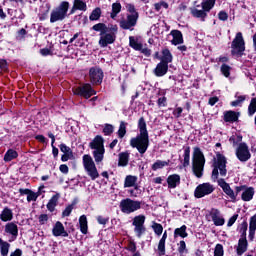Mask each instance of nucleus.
Segmentation results:
<instances>
[{
  "mask_svg": "<svg viewBox=\"0 0 256 256\" xmlns=\"http://www.w3.org/2000/svg\"><path fill=\"white\" fill-rule=\"evenodd\" d=\"M218 185L221 187L223 192L231 198L232 203H235L237 201V195L240 194L241 191V199L242 201L249 202L253 200V197H255V188L250 186L248 187L247 185H240V186H235V191L231 189V186L229 183L225 181V179L220 178L218 180Z\"/></svg>",
  "mask_w": 256,
  "mask_h": 256,
  "instance_id": "1",
  "label": "nucleus"
},
{
  "mask_svg": "<svg viewBox=\"0 0 256 256\" xmlns=\"http://www.w3.org/2000/svg\"><path fill=\"white\" fill-rule=\"evenodd\" d=\"M139 135L130 139V146L137 149L140 155H145L149 149V131H147V122L144 117L138 120Z\"/></svg>",
  "mask_w": 256,
  "mask_h": 256,
  "instance_id": "2",
  "label": "nucleus"
},
{
  "mask_svg": "<svg viewBox=\"0 0 256 256\" xmlns=\"http://www.w3.org/2000/svg\"><path fill=\"white\" fill-rule=\"evenodd\" d=\"M205 154L201 151V148L194 147L192 155V173L197 179H201L205 173Z\"/></svg>",
  "mask_w": 256,
  "mask_h": 256,
  "instance_id": "3",
  "label": "nucleus"
},
{
  "mask_svg": "<svg viewBox=\"0 0 256 256\" xmlns=\"http://www.w3.org/2000/svg\"><path fill=\"white\" fill-rule=\"evenodd\" d=\"M212 167L211 179L214 183L219 181V173L221 177H227V158L225 155L217 152Z\"/></svg>",
  "mask_w": 256,
  "mask_h": 256,
  "instance_id": "4",
  "label": "nucleus"
},
{
  "mask_svg": "<svg viewBox=\"0 0 256 256\" xmlns=\"http://www.w3.org/2000/svg\"><path fill=\"white\" fill-rule=\"evenodd\" d=\"M125 7L129 14L126 15V20L120 21V27L125 31H133V27H135L137 21H139V12L137 8H135V4L127 3Z\"/></svg>",
  "mask_w": 256,
  "mask_h": 256,
  "instance_id": "5",
  "label": "nucleus"
},
{
  "mask_svg": "<svg viewBox=\"0 0 256 256\" xmlns=\"http://www.w3.org/2000/svg\"><path fill=\"white\" fill-rule=\"evenodd\" d=\"M69 7L71 4L67 1H62L57 7H55L50 14V23H57V21H65L67 19V13H69Z\"/></svg>",
  "mask_w": 256,
  "mask_h": 256,
  "instance_id": "6",
  "label": "nucleus"
},
{
  "mask_svg": "<svg viewBox=\"0 0 256 256\" xmlns=\"http://www.w3.org/2000/svg\"><path fill=\"white\" fill-rule=\"evenodd\" d=\"M117 33H119V26H117V24H109L107 32L100 35V47H108V45H113V43L117 41Z\"/></svg>",
  "mask_w": 256,
  "mask_h": 256,
  "instance_id": "7",
  "label": "nucleus"
},
{
  "mask_svg": "<svg viewBox=\"0 0 256 256\" xmlns=\"http://www.w3.org/2000/svg\"><path fill=\"white\" fill-rule=\"evenodd\" d=\"M245 39L243 33H236L235 38L231 42V55L232 57H243L245 55Z\"/></svg>",
  "mask_w": 256,
  "mask_h": 256,
  "instance_id": "8",
  "label": "nucleus"
},
{
  "mask_svg": "<svg viewBox=\"0 0 256 256\" xmlns=\"http://www.w3.org/2000/svg\"><path fill=\"white\" fill-rule=\"evenodd\" d=\"M83 165L87 175L92 181L99 179V171L97 170V166L95 165V161H93L91 155L85 154L83 156Z\"/></svg>",
  "mask_w": 256,
  "mask_h": 256,
  "instance_id": "9",
  "label": "nucleus"
},
{
  "mask_svg": "<svg viewBox=\"0 0 256 256\" xmlns=\"http://www.w3.org/2000/svg\"><path fill=\"white\" fill-rule=\"evenodd\" d=\"M141 209V201L133 200L131 198L122 199L120 202V211L126 215H131L135 211Z\"/></svg>",
  "mask_w": 256,
  "mask_h": 256,
  "instance_id": "10",
  "label": "nucleus"
},
{
  "mask_svg": "<svg viewBox=\"0 0 256 256\" xmlns=\"http://www.w3.org/2000/svg\"><path fill=\"white\" fill-rule=\"evenodd\" d=\"M74 95L78 97H83L84 99H91L93 95H97V91L93 89V86L89 83H85L82 86H78L76 89L73 90Z\"/></svg>",
  "mask_w": 256,
  "mask_h": 256,
  "instance_id": "11",
  "label": "nucleus"
},
{
  "mask_svg": "<svg viewBox=\"0 0 256 256\" xmlns=\"http://www.w3.org/2000/svg\"><path fill=\"white\" fill-rule=\"evenodd\" d=\"M145 219H146L145 215L140 214L135 216L132 220L134 233H136V236L138 237V239H141V237H143V233L147 231V229L145 228Z\"/></svg>",
  "mask_w": 256,
  "mask_h": 256,
  "instance_id": "12",
  "label": "nucleus"
},
{
  "mask_svg": "<svg viewBox=\"0 0 256 256\" xmlns=\"http://www.w3.org/2000/svg\"><path fill=\"white\" fill-rule=\"evenodd\" d=\"M89 81L92 85H101L103 83V77L105 74L103 73V69L99 66H93L89 69Z\"/></svg>",
  "mask_w": 256,
  "mask_h": 256,
  "instance_id": "13",
  "label": "nucleus"
},
{
  "mask_svg": "<svg viewBox=\"0 0 256 256\" xmlns=\"http://www.w3.org/2000/svg\"><path fill=\"white\" fill-rule=\"evenodd\" d=\"M235 155L241 163H247L249 159H251V152L249 151V146L247 143L242 142L240 143L235 151Z\"/></svg>",
  "mask_w": 256,
  "mask_h": 256,
  "instance_id": "14",
  "label": "nucleus"
},
{
  "mask_svg": "<svg viewBox=\"0 0 256 256\" xmlns=\"http://www.w3.org/2000/svg\"><path fill=\"white\" fill-rule=\"evenodd\" d=\"M213 191H215V187H213L211 183H202L196 187L194 197H196V199H202V197L206 195H211Z\"/></svg>",
  "mask_w": 256,
  "mask_h": 256,
  "instance_id": "15",
  "label": "nucleus"
},
{
  "mask_svg": "<svg viewBox=\"0 0 256 256\" xmlns=\"http://www.w3.org/2000/svg\"><path fill=\"white\" fill-rule=\"evenodd\" d=\"M209 215L216 227H223V225H225V218L221 216V211H219V209L212 208Z\"/></svg>",
  "mask_w": 256,
  "mask_h": 256,
  "instance_id": "16",
  "label": "nucleus"
},
{
  "mask_svg": "<svg viewBox=\"0 0 256 256\" xmlns=\"http://www.w3.org/2000/svg\"><path fill=\"white\" fill-rule=\"evenodd\" d=\"M239 117H241V112L228 110L224 112L223 121L225 123H239Z\"/></svg>",
  "mask_w": 256,
  "mask_h": 256,
  "instance_id": "17",
  "label": "nucleus"
},
{
  "mask_svg": "<svg viewBox=\"0 0 256 256\" xmlns=\"http://www.w3.org/2000/svg\"><path fill=\"white\" fill-rule=\"evenodd\" d=\"M54 237H69V232L65 230V226L61 221H57L52 229Z\"/></svg>",
  "mask_w": 256,
  "mask_h": 256,
  "instance_id": "18",
  "label": "nucleus"
},
{
  "mask_svg": "<svg viewBox=\"0 0 256 256\" xmlns=\"http://www.w3.org/2000/svg\"><path fill=\"white\" fill-rule=\"evenodd\" d=\"M168 71H169V64H167L166 62L160 61L154 69V75L156 77H165Z\"/></svg>",
  "mask_w": 256,
  "mask_h": 256,
  "instance_id": "19",
  "label": "nucleus"
},
{
  "mask_svg": "<svg viewBox=\"0 0 256 256\" xmlns=\"http://www.w3.org/2000/svg\"><path fill=\"white\" fill-rule=\"evenodd\" d=\"M5 233L11 235L12 240L15 241V239L19 237V226H17V224L14 222H9L5 225Z\"/></svg>",
  "mask_w": 256,
  "mask_h": 256,
  "instance_id": "20",
  "label": "nucleus"
},
{
  "mask_svg": "<svg viewBox=\"0 0 256 256\" xmlns=\"http://www.w3.org/2000/svg\"><path fill=\"white\" fill-rule=\"evenodd\" d=\"M89 147L96 151L97 149H105V139L101 135H96L89 143Z\"/></svg>",
  "mask_w": 256,
  "mask_h": 256,
  "instance_id": "21",
  "label": "nucleus"
},
{
  "mask_svg": "<svg viewBox=\"0 0 256 256\" xmlns=\"http://www.w3.org/2000/svg\"><path fill=\"white\" fill-rule=\"evenodd\" d=\"M168 189H176L178 185H181V176L179 174H171L166 179Z\"/></svg>",
  "mask_w": 256,
  "mask_h": 256,
  "instance_id": "22",
  "label": "nucleus"
},
{
  "mask_svg": "<svg viewBox=\"0 0 256 256\" xmlns=\"http://www.w3.org/2000/svg\"><path fill=\"white\" fill-rule=\"evenodd\" d=\"M248 247H249V242L247 241V238H239L238 246L236 248L237 255L241 256L243 255V253H246Z\"/></svg>",
  "mask_w": 256,
  "mask_h": 256,
  "instance_id": "23",
  "label": "nucleus"
},
{
  "mask_svg": "<svg viewBox=\"0 0 256 256\" xmlns=\"http://www.w3.org/2000/svg\"><path fill=\"white\" fill-rule=\"evenodd\" d=\"M60 198H61V194H59V193L54 194L50 198V200L48 201V203L46 205V207H47L48 211H50V213H53V211H55V207H57Z\"/></svg>",
  "mask_w": 256,
  "mask_h": 256,
  "instance_id": "24",
  "label": "nucleus"
},
{
  "mask_svg": "<svg viewBox=\"0 0 256 256\" xmlns=\"http://www.w3.org/2000/svg\"><path fill=\"white\" fill-rule=\"evenodd\" d=\"M0 220L3 221V223L13 221V210L9 207H5L0 214Z\"/></svg>",
  "mask_w": 256,
  "mask_h": 256,
  "instance_id": "25",
  "label": "nucleus"
},
{
  "mask_svg": "<svg viewBox=\"0 0 256 256\" xmlns=\"http://www.w3.org/2000/svg\"><path fill=\"white\" fill-rule=\"evenodd\" d=\"M170 35H172L173 39L171 41L172 45H181L183 44V33L181 30H172L170 32Z\"/></svg>",
  "mask_w": 256,
  "mask_h": 256,
  "instance_id": "26",
  "label": "nucleus"
},
{
  "mask_svg": "<svg viewBox=\"0 0 256 256\" xmlns=\"http://www.w3.org/2000/svg\"><path fill=\"white\" fill-rule=\"evenodd\" d=\"M129 151L121 152L118 154V167H127L129 165Z\"/></svg>",
  "mask_w": 256,
  "mask_h": 256,
  "instance_id": "27",
  "label": "nucleus"
},
{
  "mask_svg": "<svg viewBox=\"0 0 256 256\" xmlns=\"http://www.w3.org/2000/svg\"><path fill=\"white\" fill-rule=\"evenodd\" d=\"M161 54L162 63H166L168 65L169 63H173V54L171 53V50H169V48L162 49Z\"/></svg>",
  "mask_w": 256,
  "mask_h": 256,
  "instance_id": "28",
  "label": "nucleus"
},
{
  "mask_svg": "<svg viewBox=\"0 0 256 256\" xmlns=\"http://www.w3.org/2000/svg\"><path fill=\"white\" fill-rule=\"evenodd\" d=\"M79 225H80V231L82 235H87L89 233V225L87 222L86 215H82L79 217Z\"/></svg>",
  "mask_w": 256,
  "mask_h": 256,
  "instance_id": "29",
  "label": "nucleus"
},
{
  "mask_svg": "<svg viewBox=\"0 0 256 256\" xmlns=\"http://www.w3.org/2000/svg\"><path fill=\"white\" fill-rule=\"evenodd\" d=\"M249 229V224L247 220H244L237 227L238 233H240V239H247V230Z\"/></svg>",
  "mask_w": 256,
  "mask_h": 256,
  "instance_id": "30",
  "label": "nucleus"
},
{
  "mask_svg": "<svg viewBox=\"0 0 256 256\" xmlns=\"http://www.w3.org/2000/svg\"><path fill=\"white\" fill-rule=\"evenodd\" d=\"M177 237H181V239H185L186 237H189V233H187L186 225H182L180 228H176L174 230V239H177Z\"/></svg>",
  "mask_w": 256,
  "mask_h": 256,
  "instance_id": "31",
  "label": "nucleus"
},
{
  "mask_svg": "<svg viewBox=\"0 0 256 256\" xmlns=\"http://www.w3.org/2000/svg\"><path fill=\"white\" fill-rule=\"evenodd\" d=\"M184 159L182 161V166L185 167H189L190 163H191V147L186 146L184 148V155H183Z\"/></svg>",
  "mask_w": 256,
  "mask_h": 256,
  "instance_id": "32",
  "label": "nucleus"
},
{
  "mask_svg": "<svg viewBox=\"0 0 256 256\" xmlns=\"http://www.w3.org/2000/svg\"><path fill=\"white\" fill-rule=\"evenodd\" d=\"M165 241H167V231H165L158 243V255H165Z\"/></svg>",
  "mask_w": 256,
  "mask_h": 256,
  "instance_id": "33",
  "label": "nucleus"
},
{
  "mask_svg": "<svg viewBox=\"0 0 256 256\" xmlns=\"http://www.w3.org/2000/svg\"><path fill=\"white\" fill-rule=\"evenodd\" d=\"M95 163L99 164L105 159V148L97 149L92 152Z\"/></svg>",
  "mask_w": 256,
  "mask_h": 256,
  "instance_id": "34",
  "label": "nucleus"
},
{
  "mask_svg": "<svg viewBox=\"0 0 256 256\" xmlns=\"http://www.w3.org/2000/svg\"><path fill=\"white\" fill-rule=\"evenodd\" d=\"M191 15L195 17L196 19H201V21H205L207 19V13L202 8V10H199L197 8H194L191 10Z\"/></svg>",
  "mask_w": 256,
  "mask_h": 256,
  "instance_id": "35",
  "label": "nucleus"
},
{
  "mask_svg": "<svg viewBox=\"0 0 256 256\" xmlns=\"http://www.w3.org/2000/svg\"><path fill=\"white\" fill-rule=\"evenodd\" d=\"M169 163H171V160H156L151 166L152 171H158V169H163L164 167H169Z\"/></svg>",
  "mask_w": 256,
  "mask_h": 256,
  "instance_id": "36",
  "label": "nucleus"
},
{
  "mask_svg": "<svg viewBox=\"0 0 256 256\" xmlns=\"http://www.w3.org/2000/svg\"><path fill=\"white\" fill-rule=\"evenodd\" d=\"M10 247H11V244H9V242L2 240V238H0V253L2 256L9 255Z\"/></svg>",
  "mask_w": 256,
  "mask_h": 256,
  "instance_id": "37",
  "label": "nucleus"
},
{
  "mask_svg": "<svg viewBox=\"0 0 256 256\" xmlns=\"http://www.w3.org/2000/svg\"><path fill=\"white\" fill-rule=\"evenodd\" d=\"M19 157V153L16 150L8 149L4 155V161L9 163V161H13V159H17Z\"/></svg>",
  "mask_w": 256,
  "mask_h": 256,
  "instance_id": "38",
  "label": "nucleus"
},
{
  "mask_svg": "<svg viewBox=\"0 0 256 256\" xmlns=\"http://www.w3.org/2000/svg\"><path fill=\"white\" fill-rule=\"evenodd\" d=\"M121 2H115L112 4V11L110 13V17L111 19H116L117 15H119L121 13Z\"/></svg>",
  "mask_w": 256,
  "mask_h": 256,
  "instance_id": "39",
  "label": "nucleus"
},
{
  "mask_svg": "<svg viewBox=\"0 0 256 256\" xmlns=\"http://www.w3.org/2000/svg\"><path fill=\"white\" fill-rule=\"evenodd\" d=\"M216 1L217 0H204L201 2V7L206 13H209L211 9L215 7Z\"/></svg>",
  "mask_w": 256,
  "mask_h": 256,
  "instance_id": "40",
  "label": "nucleus"
},
{
  "mask_svg": "<svg viewBox=\"0 0 256 256\" xmlns=\"http://www.w3.org/2000/svg\"><path fill=\"white\" fill-rule=\"evenodd\" d=\"M73 9L76 11H87V3L83 0H74Z\"/></svg>",
  "mask_w": 256,
  "mask_h": 256,
  "instance_id": "41",
  "label": "nucleus"
},
{
  "mask_svg": "<svg viewBox=\"0 0 256 256\" xmlns=\"http://www.w3.org/2000/svg\"><path fill=\"white\" fill-rule=\"evenodd\" d=\"M127 125H128V123L125 121L120 122L119 129L117 131V135H118L119 139H123V137H125V135H127Z\"/></svg>",
  "mask_w": 256,
  "mask_h": 256,
  "instance_id": "42",
  "label": "nucleus"
},
{
  "mask_svg": "<svg viewBox=\"0 0 256 256\" xmlns=\"http://www.w3.org/2000/svg\"><path fill=\"white\" fill-rule=\"evenodd\" d=\"M93 31L100 32V35H103L107 33V30L109 29V24L108 26L105 23H98L92 26Z\"/></svg>",
  "mask_w": 256,
  "mask_h": 256,
  "instance_id": "43",
  "label": "nucleus"
},
{
  "mask_svg": "<svg viewBox=\"0 0 256 256\" xmlns=\"http://www.w3.org/2000/svg\"><path fill=\"white\" fill-rule=\"evenodd\" d=\"M129 45L134 51H141L143 47V44L139 43L133 36L129 37Z\"/></svg>",
  "mask_w": 256,
  "mask_h": 256,
  "instance_id": "44",
  "label": "nucleus"
},
{
  "mask_svg": "<svg viewBox=\"0 0 256 256\" xmlns=\"http://www.w3.org/2000/svg\"><path fill=\"white\" fill-rule=\"evenodd\" d=\"M135 183H137V176L128 175L124 180V187H135Z\"/></svg>",
  "mask_w": 256,
  "mask_h": 256,
  "instance_id": "45",
  "label": "nucleus"
},
{
  "mask_svg": "<svg viewBox=\"0 0 256 256\" xmlns=\"http://www.w3.org/2000/svg\"><path fill=\"white\" fill-rule=\"evenodd\" d=\"M114 132H115V126L109 123L104 124L102 133L105 135V137H111V135H113Z\"/></svg>",
  "mask_w": 256,
  "mask_h": 256,
  "instance_id": "46",
  "label": "nucleus"
},
{
  "mask_svg": "<svg viewBox=\"0 0 256 256\" xmlns=\"http://www.w3.org/2000/svg\"><path fill=\"white\" fill-rule=\"evenodd\" d=\"M177 245V251L180 256L187 255V253H189V249H187V243H185V240H181Z\"/></svg>",
  "mask_w": 256,
  "mask_h": 256,
  "instance_id": "47",
  "label": "nucleus"
},
{
  "mask_svg": "<svg viewBox=\"0 0 256 256\" xmlns=\"http://www.w3.org/2000/svg\"><path fill=\"white\" fill-rule=\"evenodd\" d=\"M101 14H102V11H101V8L99 7H96L90 14L89 16V20L90 21H99V19H101Z\"/></svg>",
  "mask_w": 256,
  "mask_h": 256,
  "instance_id": "48",
  "label": "nucleus"
},
{
  "mask_svg": "<svg viewBox=\"0 0 256 256\" xmlns=\"http://www.w3.org/2000/svg\"><path fill=\"white\" fill-rule=\"evenodd\" d=\"M256 114V98H252L248 105V115L253 117Z\"/></svg>",
  "mask_w": 256,
  "mask_h": 256,
  "instance_id": "49",
  "label": "nucleus"
},
{
  "mask_svg": "<svg viewBox=\"0 0 256 256\" xmlns=\"http://www.w3.org/2000/svg\"><path fill=\"white\" fill-rule=\"evenodd\" d=\"M230 143H232L233 147H237V145H239L240 143H243L241 141H243V136L241 134L239 135H232L229 138Z\"/></svg>",
  "mask_w": 256,
  "mask_h": 256,
  "instance_id": "50",
  "label": "nucleus"
},
{
  "mask_svg": "<svg viewBox=\"0 0 256 256\" xmlns=\"http://www.w3.org/2000/svg\"><path fill=\"white\" fill-rule=\"evenodd\" d=\"M220 72L226 78L231 77V66H229L228 64H222L220 67Z\"/></svg>",
  "mask_w": 256,
  "mask_h": 256,
  "instance_id": "51",
  "label": "nucleus"
},
{
  "mask_svg": "<svg viewBox=\"0 0 256 256\" xmlns=\"http://www.w3.org/2000/svg\"><path fill=\"white\" fill-rule=\"evenodd\" d=\"M152 229L156 235L158 236L163 235V225L157 222H153Z\"/></svg>",
  "mask_w": 256,
  "mask_h": 256,
  "instance_id": "52",
  "label": "nucleus"
},
{
  "mask_svg": "<svg viewBox=\"0 0 256 256\" xmlns=\"http://www.w3.org/2000/svg\"><path fill=\"white\" fill-rule=\"evenodd\" d=\"M75 207V202L69 204L62 212V217H69L71 213H73V209Z\"/></svg>",
  "mask_w": 256,
  "mask_h": 256,
  "instance_id": "53",
  "label": "nucleus"
},
{
  "mask_svg": "<svg viewBox=\"0 0 256 256\" xmlns=\"http://www.w3.org/2000/svg\"><path fill=\"white\" fill-rule=\"evenodd\" d=\"M40 195H41V192H34L33 190L30 191V193L27 195L28 203H31V201H37Z\"/></svg>",
  "mask_w": 256,
  "mask_h": 256,
  "instance_id": "54",
  "label": "nucleus"
},
{
  "mask_svg": "<svg viewBox=\"0 0 256 256\" xmlns=\"http://www.w3.org/2000/svg\"><path fill=\"white\" fill-rule=\"evenodd\" d=\"M245 99H246V97L243 95L238 96L236 100H234L230 103V105H231V107H241V105L243 104Z\"/></svg>",
  "mask_w": 256,
  "mask_h": 256,
  "instance_id": "55",
  "label": "nucleus"
},
{
  "mask_svg": "<svg viewBox=\"0 0 256 256\" xmlns=\"http://www.w3.org/2000/svg\"><path fill=\"white\" fill-rule=\"evenodd\" d=\"M225 250L223 249V244H216L214 248V256H224Z\"/></svg>",
  "mask_w": 256,
  "mask_h": 256,
  "instance_id": "56",
  "label": "nucleus"
},
{
  "mask_svg": "<svg viewBox=\"0 0 256 256\" xmlns=\"http://www.w3.org/2000/svg\"><path fill=\"white\" fill-rule=\"evenodd\" d=\"M59 149L61 153H64V154L73 153V150H71V147L67 146L65 143L60 144Z\"/></svg>",
  "mask_w": 256,
  "mask_h": 256,
  "instance_id": "57",
  "label": "nucleus"
},
{
  "mask_svg": "<svg viewBox=\"0 0 256 256\" xmlns=\"http://www.w3.org/2000/svg\"><path fill=\"white\" fill-rule=\"evenodd\" d=\"M182 114H183L182 107H176L172 112V115H174L175 119H180Z\"/></svg>",
  "mask_w": 256,
  "mask_h": 256,
  "instance_id": "58",
  "label": "nucleus"
},
{
  "mask_svg": "<svg viewBox=\"0 0 256 256\" xmlns=\"http://www.w3.org/2000/svg\"><path fill=\"white\" fill-rule=\"evenodd\" d=\"M126 249L130 251V253H135L137 251V244L135 241H130Z\"/></svg>",
  "mask_w": 256,
  "mask_h": 256,
  "instance_id": "59",
  "label": "nucleus"
},
{
  "mask_svg": "<svg viewBox=\"0 0 256 256\" xmlns=\"http://www.w3.org/2000/svg\"><path fill=\"white\" fill-rule=\"evenodd\" d=\"M38 221L40 225H45L49 221V216L47 214H41L38 217Z\"/></svg>",
  "mask_w": 256,
  "mask_h": 256,
  "instance_id": "60",
  "label": "nucleus"
},
{
  "mask_svg": "<svg viewBox=\"0 0 256 256\" xmlns=\"http://www.w3.org/2000/svg\"><path fill=\"white\" fill-rule=\"evenodd\" d=\"M96 219L99 225H107L109 223V217L97 216Z\"/></svg>",
  "mask_w": 256,
  "mask_h": 256,
  "instance_id": "61",
  "label": "nucleus"
},
{
  "mask_svg": "<svg viewBox=\"0 0 256 256\" xmlns=\"http://www.w3.org/2000/svg\"><path fill=\"white\" fill-rule=\"evenodd\" d=\"M218 19L219 21H227V19H229V14L222 10L218 13Z\"/></svg>",
  "mask_w": 256,
  "mask_h": 256,
  "instance_id": "62",
  "label": "nucleus"
},
{
  "mask_svg": "<svg viewBox=\"0 0 256 256\" xmlns=\"http://www.w3.org/2000/svg\"><path fill=\"white\" fill-rule=\"evenodd\" d=\"M74 155H73V152H70V153H68V154H63L62 156H61V161L63 162V163H65V162H67V161H69V159H74Z\"/></svg>",
  "mask_w": 256,
  "mask_h": 256,
  "instance_id": "63",
  "label": "nucleus"
},
{
  "mask_svg": "<svg viewBox=\"0 0 256 256\" xmlns=\"http://www.w3.org/2000/svg\"><path fill=\"white\" fill-rule=\"evenodd\" d=\"M249 228L256 229V213L250 217Z\"/></svg>",
  "mask_w": 256,
  "mask_h": 256,
  "instance_id": "64",
  "label": "nucleus"
}]
</instances>
